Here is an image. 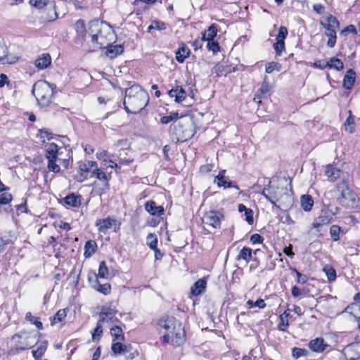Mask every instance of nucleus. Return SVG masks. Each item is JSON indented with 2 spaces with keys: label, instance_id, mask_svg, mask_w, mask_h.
I'll return each instance as SVG.
<instances>
[{
  "label": "nucleus",
  "instance_id": "f257e3e1",
  "mask_svg": "<svg viewBox=\"0 0 360 360\" xmlns=\"http://www.w3.org/2000/svg\"><path fill=\"white\" fill-rule=\"evenodd\" d=\"M149 96L140 85L134 84L125 89L123 105L127 113L137 114L148 104Z\"/></svg>",
  "mask_w": 360,
  "mask_h": 360
},
{
  "label": "nucleus",
  "instance_id": "f03ea898",
  "mask_svg": "<svg viewBox=\"0 0 360 360\" xmlns=\"http://www.w3.org/2000/svg\"><path fill=\"white\" fill-rule=\"evenodd\" d=\"M158 326L165 330L163 336L165 342H171L172 345L178 347L181 345L185 340V332L180 321L174 316H167L159 320Z\"/></svg>",
  "mask_w": 360,
  "mask_h": 360
},
{
  "label": "nucleus",
  "instance_id": "7ed1b4c3",
  "mask_svg": "<svg viewBox=\"0 0 360 360\" xmlns=\"http://www.w3.org/2000/svg\"><path fill=\"white\" fill-rule=\"evenodd\" d=\"M88 33L91 37V42L97 45V48H102L110 44L114 35L113 32L107 27V24L98 20L89 22Z\"/></svg>",
  "mask_w": 360,
  "mask_h": 360
},
{
  "label": "nucleus",
  "instance_id": "20e7f679",
  "mask_svg": "<svg viewBox=\"0 0 360 360\" xmlns=\"http://www.w3.org/2000/svg\"><path fill=\"white\" fill-rule=\"evenodd\" d=\"M56 88L55 84H51L46 81H39L34 84L32 94L41 106L46 107L51 103Z\"/></svg>",
  "mask_w": 360,
  "mask_h": 360
},
{
  "label": "nucleus",
  "instance_id": "39448f33",
  "mask_svg": "<svg viewBox=\"0 0 360 360\" xmlns=\"http://www.w3.org/2000/svg\"><path fill=\"white\" fill-rule=\"evenodd\" d=\"M336 191L339 193V203L347 208H354L358 206L359 199L356 193L352 191L347 182L342 181L336 185Z\"/></svg>",
  "mask_w": 360,
  "mask_h": 360
},
{
  "label": "nucleus",
  "instance_id": "423d86ee",
  "mask_svg": "<svg viewBox=\"0 0 360 360\" xmlns=\"http://www.w3.org/2000/svg\"><path fill=\"white\" fill-rule=\"evenodd\" d=\"M19 338L18 349L25 350L32 347L37 342V334L32 332L21 331L13 336V339Z\"/></svg>",
  "mask_w": 360,
  "mask_h": 360
},
{
  "label": "nucleus",
  "instance_id": "0eeeda50",
  "mask_svg": "<svg viewBox=\"0 0 360 360\" xmlns=\"http://www.w3.org/2000/svg\"><path fill=\"white\" fill-rule=\"evenodd\" d=\"M223 214L219 211L211 210L206 212L203 217V223L214 229H219L221 227V219Z\"/></svg>",
  "mask_w": 360,
  "mask_h": 360
},
{
  "label": "nucleus",
  "instance_id": "6e6552de",
  "mask_svg": "<svg viewBox=\"0 0 360 360\" xmlns=\"http://www.w3.org/2000/svg\"><path fill=\"white\" fill-rule=\"evenodd\" d=\"M335 213L329 209L324 207L321 210L319 216L314 219L312 226L315 229H318L322 225L330 223L333 219Z\"/></svg>",
  "mask_w": 360,
  "mask_h": 360
},
{
  "label": "nucleus",
  "instance_id": "1a4fd4ad",
  "mask_svg": "<svg viewBox=\"0 0 360 360\" xmlns=\"http://www.w3.org/2000/svg\"><path fill=\"white\" fill-rule=\"evenodd\" d=\"M345 360L360 359V342H352L347 345L342 349Z\"/></svg>",
  "mask_w": 360,
  "mask_h": 360
},
{
  "label": "nucleus",
  "instance_id": "9d476101",
  "mask_svg": "<svg viewBox=\"0 0 360 360\" xmlns=\"http://www.w3.org/2000/svg\"><path fill=\"white\" fill-rule=\"evenodd\" d=\"M116 311L110 307H103L99 314V320L104 323L105 322L111 321L112 323L120 322V320L115 317Z\"/></svg>",
  "mask_w": 360,
  "mask_h": 360
},
{
  "label": "nucleus",
  "instance_id": "9b49d317",
  "mask_svg": "<svg viewBox=\"0 0 360 360\" xmlns=\"http://www.w3.org/2000/svg\"><path fill=\"white\" fill-rule=\"evenodd\" d=\"M269 188H271V195L266 196V199L276 207V202L281 199V196L285 193L287 191L286 188L279 187H270V183L268 185Z\"/></svg>",
  "mask_w": 360,
  "mask_h": 360
},
{
  "label": "nucleus",
  "instance_id": "f8f14e48",
  "mask_svg": "<svg viewBox=\"0 0 360 360\" xmlns=\"http://www.w3.org/2000/svg\"><path fill=\"white\" fill-rule=\"evenodd\" d=\"M114 225L116 226V220L110 217L96 221L98 231L103 233H106L108 230L112 228Z\"/></svg>",
  "mask_w": 360,
  "mask_h": 360
},
{
  "label": "nucleus",
  "instance_id": "ddd939ff",
  "mask_svg": "<svg viewBox=\"0 0 360 360\" xmlns=\"http://www.w3.org/2000/svg\"><path fill=\"white\" fill-rule=\"evenodd\" d=\"M214 181V183H217L219 187L223 186L224 188L233 187L237 190H239L238 186L235 182L230 181L228 177L221 172L215 177Z\"/></svg>",
  "mask_w": 360,
  "mask_h": 360
},
{
  "label": "nucleus",
  "instance_id": "4468645a",
  "mask_svg": "<svg viewBox=\"0 0 360 360\" xmlns=\"http://www.w3.org/2000/svg\"><path fill=\"white\" fill-rule=\"evenodd\" d=\"M327 22H320L321 25L326 30V32L336 31L340 28V24L338 19L329 14L326 18Z\"/></svg>",
  "mask_w": 360,
  "mask_h": 360
},
{
  "label": "nucleus",
  "instance_id": "2eb2a0df",
  "mask_svg": "<svg viewBox=\"0 0 360 360\" xmlns=\"http://www.w3.org/2000/svg\"><path fill=\"white\" fill-rule=\"evenodd\" d=\"M356 79V73L352 69H349L344 77L342 86L345 89L350 90L352 89Z\"/></svg>",
  "mask_w": 360,
  "mask_h": 360
},
{
  "label": "nucleus",
  "instance_id": "dca6fc26",
  "mask_svg": "<svg viewBox=\"0 0 360 360\" xmlns=\"http://www.w3.org/2000/svg\"><path fill=\"white\" fill-rule=\"evenodd\" d=\"M145 209L150 214L154 216H161L164 214V208L162 206H157L156 203L150 200L145 203Z\"/></svg>",
  "mask_w": 360,
  "mask_h": 360
},
{
  "label": "nucleus",
  "instance_id": "f3484780",
  "mask_svg": "<svg viewBox=\"0 0 360 360\" xmlns=\"http://www.w3.org/2000/svg\"><path fill=\"white\" fill-rule=\"evenodd\" d=\"M191 51L187 46L181 43L177 51H175L176 60L179 63H183L186 58L190 56Z\"/></svg>",
  "mask_w": 360,
  "mask_h": 360
},
{
  "label": "nucleus",
  "instance_id": "a211bd4d",
  "mask_svg": "<svg viewBox=\"0 0 360 360\" xmlns=\"http://www.w3.org/2000/svg\"><path fill=\"white\" fill-rule=\"evenodd\" d=\"M207 281L205 278H200L194 283L191 288V294L193 296L201 295L205 290Z\"/></svg>",
  "mask_w": 360,
  "mask_h": 360
},
{
  "label": "nucleus",
  "instance_id": "6ab92c4d",
  "mask_svg": "<svg viewBox=\"0 0 360 360\" xmlns=\"http://www.w3.org/2000/svg\"><path fill=\"white\" fill-rule=\"evenodd\" d=\"M169 95L170 97H174V101L176 103H180L184 101L186 97V91L179 86H177L176 88L172 89L169 91Z\"/></svg>",
  "mask_w": 360,
  "mask_h": 360
},
{
  "label": "nucleus",
  "instance_id": "aec40b11",
  "mask_svg": "<svg viewBox=\"0 0 360 360\" xmlns=\"http://www.w3.org/2000/svg\"><path fill=\"white\" fill-rule=\"evenodd\" d=\"M51 63V58L49 53H42L36 60L35 65L39 70L48 68Z\"/></svg>",
  "mask_w": 360,
  "mask_h": 360
},
{
  "label": "nucleus",
  "instance_id": "412c9836",
  "mask_svg": "<svg viewBox=\"0 0 360 360\" xmlns=\"http://www.w3.org/2000/svg\"><path fill=\"white\" fill-rule=\"evenodd\" d=\"M278 205H276V207L287 210L289 208L293 203V199L287 191L285 192L283 195L281 196V199L278 201Z\"/></svg>",
  "mask_w": 360,
  "mask_h": 360
},
{
  "label": "nucleus",
  "instance_id": "4be33fe9",
  "mask_svg": "<svg viewBox=\"0 0 360 360\" xmlns=\"http://www.w3.org/2000/svg\"><path fill=\"white\" fill-rule=\"evenodd\" d=\"M115 274L112 272H110L108 266L105 264V262L104 261L101 262L99 264L98 268V273L96 274L94 273L93 274V276L94 277V279L96 278H108L109 276H113Z\"/></svg>",
  "mask_w": 360,
  "mask_h": 360
},
{
  "label": "nucleus",
  "instance_id": "5701e85b",
  "mask_svg": "<svg viewBox=\"0 0 360 360\" xmlns=\"http://www.w3.org/2000/svg\"><path fill=\"white\" fill-rule=\"evenodd\" d=\"M97 166V163L95 161H86L85 162H81L79 166V170L82 172L79 178L78 179L79 181H83L85 179H86L87 176L84 175L83 172H88L91 169Z\"/></svg>",
  "mask_w": 360,
  "mask_h": 360
},
{
  "label": "nucleus",
  "instance_id": "b1692460",
  "mask_svg": "<svg viewBox=\"0 0 360 360\" xmlns=\"http://www.w3.org/2000/svg\"><path fill=\"white\" fill-rule=\"evenodd\" d=\"M81 195L72 193L63 198L65 203L73 207H79L81 205Z\"/></svg>",
  "mask_w": 360,
  "mask_h": 360
},
{
  "label": "nucleus",
  "instance_id": "393cba45",
  "mask_svg": "<svg viewBox=\"0 0 360 360\" xmlns=\"http://www.w3.org/2000/svg\"><path fill=\"white\" fill-rule=\"evenodd\" d=\"M340 169L333 166L332 165H328L326 167L325 174L327 176L330 181H336L340 175Z\"/></svg>",
  "mask_w": 360,
  "mask_h": 360
},
{
  "label": "nucleus",
  "instance_id": "a878e982",
  "mask_svg": "<svg viewBox=\"0 0 360 360\" xmlns=\"http://www.w3.org/2000/svg\"><path fill=\"white\" fill-rule=\"evenodd\" d=\"M326 345L323 338H316L309 342V347L315 352H321L325 350Z\"/></svg>",
  "mask_w": 360,
  "mask_h": 360
},
{
  "label": "nucleus",
  "instance_id": "bb28decb",
  "mask_svg": "<svg viewBox=\"0 0 360 360\" xmlns=\"http://www.w3.org/2000/svg\"><path fill=\"white\" fill-rule=\"evenodd\" d=\"M270 91V86L265 80L263 82L262 86L258 89L257 94L255 96L254 100H258V103H260L262 98H266Z\"/></svg>",
  "mask_w": 360,
  "mask_h": 360
},
{
  "label": "nucleus",
  "instance_id": "cd10ccee",
  "mask_svg": "<svg viewBox=\"0 0 360 360\" xmlns=\"http://www.w3.org/2000/svg\"><path fill=\"white\" fill-rule=\"evenodd\" d=\"M217 34V26L215 24L211 25L207 30L202 33V39L204 41L214 39Z\"/></svg>",
  "mask_w": 360,
  "mask_h": 360
},
{
  "label": "nucleus",
  "instance_id": "c85d7f7f",
  "mask_svg": "<svg viewBox=\"0 0 360 360\" xmlns=\"http://www.w3.org/2000/svg\"><path fill=\"white\" fill-rule=\"evenodd\" d=\"M58 146L54 143L49 144L48 148L46 149L45 157L48 160H57L58 158Z\"/></svg>",
  "mask_w": 360,
  "mask_h": 360
},
{
  "label": "nucleus",
  "instance_id": "c756f323",
  "mask_svg": "<svg viewBox=\"0 0 360 360\" xmlns=\"http://www.w3.org/2000/svg\"><path fill=\"white\" fill-rule=\"evenodd\" d=\"M74 28L77 34L78 37L84 39L86 34L84 21L82 19L77 20L74 25Z\"/></svg>",
  "mask_w": 360,
  "mask_h": 360
},
{
  "label": "nucleus",
  "instance_id": "7c9ffc66",
  "mask_svg": "<svg viewBox=\"0 0 360 360\" xmlns=\"http://www.w3.org/2000/svg\"><path fill=\"white\" fill-rule=\"evenodd\" d=\"M245 260V263L248 264L251 259H252V249L248 247H243L240 251L237 260Z\"/></svg>",
  "mask_w": 360,
  "mask_h": 360
},
{
  "label": "nucleus",
  "instance_id": "2f4dec72",
  "mask_svg": "<svg viewBox=\"0 0 360 360\" xmlns=\"http://www.w3.org/2000/svg\"><path fill=\"white\" fill-rule=\"evenodd\" d=\"M92 286L95 290L105 295L110 294L111 291V286L109 283L101 284L97 278L94 279Z\"/></svg>",
  "mask_w": 360,
  "mask_h": 360
},
{
  "label": "nucleus",
  "instance_id": "473e14b6",
  "mask_svg": "<svg viewBox=\"0 0 360 360\" xmlns=\"http://www.w3.org/2000/svg\"><path fill=\"white\" fill-rule=\"evenodd\" d=\"M97 244L94 240H89L84 245V256L86 258L90 257L96 252Z\"/></svg>",
  "mask_w": 360,
  "mask_h": 360
},
{
  "label": "nucleus",
  "instance_id": "72a5a7b5",
  "mask_svg": "<svg viewBox=\"0 0 360 360\" xmlns=\"http://www.w3.org/2000/svg\"><path fill=\"white\" fill-rule=\"evenodd\" d=\"M110 334L114 338L113 342L115 340L124 341L125 340L124 333L121 327L115 326L110 328Z\"/></svg>",
  "mask_w": 360,
  "mask_h": 360
},
{
  "label": "nucleus",
  "instance_id": "f704fd0d",
  "mask_svg": "<svg viewBox=\"0 0 360 360\" xmlns=\"http://www.w3.org/2000/svg\"><path fill=\"white\" fill-rule=\"evenodd\" d=\"M313 205L314 201L312 200V198L309 195H303L301 197V206L304 211H310L312 208Z\"/></svg>",
  "mask_w": 360,
  "mask_h": 360
},
{
  "label": "nucleus",
  "instance_id": "c9c22d12",
  "mask_svg": "<svg viewBox=\"0 0 360 360\" xmlns=\"http://www.w3.org/2000/svg\"><path fill=\"white\" fill-rule=\"evenodd\" d=\"M107 46V56L110 58L116 57L117 55L121 54L124 51V48L122 45L112 46L109 44Z\"/></svg>",
  "mask_w": 360,
  "mask_h": 360
},
{
  "label": "nucleus",
  "instance_id": "e433bc0d",
  "mask_svg": "<svg viewBox=\"0 0 360 360\" xmlns=\"http://www.w3.org/2000/svg\"><path fill=\"white\" fill-rule=\"evenodd\" d=\"M112 352L115 355H120L127 353V346L122 344L120 342H113L111 346Z\"/></svg>",
  "mask_w": 360,
  "mask_h": 360
},
{
  "label": "nucleus",
  "instance_id": "4c0bfd02",
  "mask_svg": "<svg viewBox=\"0 0 360 360\" xmlns=\"http://www.w3.org/2000/svg\"><path fill=\"white\" fill-rule=\"evenodd\" d=\"M290 313L288 311H285L282 314L280 315L281 323L278 325V329L281 331H286L289 323L288 321V317Z\"/></svg>",
  "mask_w": 360,
  "mask_h": 360
},
{
  "label": "nucleus",
  "instance_id": "58836bf2",
  "mask_svg": "<svg viewBox=\"0 0 360 360\" xmlns=\"http://www.w3.org/2000/svg\"><path fill=\"white\" fill-rule=\"evenodd\" d=\"M329 65H328V68H333L337 70H341L344 68V64L340 59L333 57L330 59L329 61H327Z\"/></svg>",
  "mask_w": 360,
  "mask_h": 360
},
{
  "label": "nucleus",
  "instance_id": "ea45409f",
  "mask_svg": "<svg viewBox=\"0 0 360 360\" xmlns=\"http://www.w3.org/2000/svg\"><path fill=\"white\" fill-rule=\"evenodd\" d=\"M323 270L326 273L329 282H333L336 279V271L331 266L326 265Z\"/></svg>",
  "mask_w": 360,
  "mask_h": 360
},
{
  "label": "nucleus",
  "instance_id": "a19ab883",
  "mask_svg": "<svg viewBox=\"0 0 360 360\" xmlns=\"http://www.w3.org/2000/svg\"><path fill=\"white\" fill-rule=\"evenodd\" d=\"M308 351L304 348L293 347L292 349V356L295 359H298L301 356H307Z\"/></svg>",
  "mask_w": 360,
  "mask_h": 360
},
{
  "label": "nucleus",
  "instance_id": "79ce46f5",
  "mask_svg": "<svg viewBox=\"0 0 360 360\" xmlns=\"http://www.w3.org/2000/svg\"><path fill=\"white\" fill-rule=\"evenodd\" d=\"M147 245L151 250H155L158 245V238L155 234L149 233L147 236Z\"/></svg>",
  "mask_w": 360,
  "mask_h": 360
},
{
  "label": "nucleus",
  "instance_id": "37998d69",
  "mask_svg": "<svg viewBox=\"0 0 360 360\" xmlns=\"http://www.w3.org/2000/svg\"><path fill=\"white\" fill-rule=\"evenodd\" d=\"M178 118L179 113L177 112H171L169 115L162 117L160 119V122L162 124H167L175 120H177Z\"/></svg>",
  "mask_w": 360,
  "mask_h": 360
},
{
  "label": "nucleus",
  "instance_id": "c03bdc74",
  "mask_svg": "<svg viewBox=\"0 0 360 360\" xmlns=\"http://www.w3.org/2000/svg\"><path fill=\"white\" fill-rule=\"evenodd\" d=\"M66 309H60L51 319V324L62 321L66 316Z\"/></svg>",
  "mask_w": 360,
  "mask_h": 360
},
{
  "label": "nucleus",
  "instance_id": "a18cd8bd",
  "mask_svg": "<svg viewBox=\"0 0 360 360\" xmlns=\"http://www.w3.org/2000/svg\"><path fill=\"white\" fill-rule=\"evenodd\" d=\"M103 323L100 321H98L97 325L94 328V332L92 333V339L94 340L96 339H100V338L101 337L103 333Z\"/></svg>",
  "mask_w": 360,
  "mask_h": 360
},
{
  "label": "nucleus",
  "instance_id": "49530a36",
  "mask_svg": "<svg viewBox=\"0 0 360 360\" xmlns=\"http://www.w3.org/2000/svg\"><path fill=\"white\" fill-rule=\"evenodd\" d=\"M340 227L338 225H333L330 229V234L334 241L340 239Z\"/></svg>",
  "mask_w": 360,
  "mask_h": 360
},
{
  "label": "nucleus",
  "instance_id": "de8ad7c7",
  "mask_svg": "<svg viewBox=\"0 0 360 360\" xmlns=\"http://www.w3.org/2000/svg\"><path fill=\"white\" fill-rule=\"evenodd\" d=\"M46 350V342H44L36 350L32 351L33 356L38 359H39Z\"/></svg>",
  "mask_w": 360,
  "mask_h": 360
},
{
  "label": "nucleus",
  "instance_id": "09e8293b",
  "mask_svg": "<svg viewBox=\"0 0 360 360\" xmlns=\"http://www.w3.org/2000/svg\"><path fill=\"white\" fill-rule=\"evenodd\" d=\"M93 174L96 176L97 179H98L101 181H103L106 183V186H108V177L106 175L105 172H103L102 170L95 168L93 170Z\"/></svg>",
  "mask_w": 360,
  "mask_h": 360
},
{
  "label": "nucleus",
  "instance_id": "8fccbe9b",
  "mask_svg": "<svg viewBox=\"0 0 360 360\" xmlns=\"http://www.w3.org/2000/svg\"><path fill=\"white\" fill-rule=\"evenodd\" d=\"M326 34L327 37H329L327 45L330 48H333L335 46L336 43V31H332V32H326Z\"/></svg>",
  "mask_w": 360,
  "mask_h": 360
},
{
  "label": "nucleus",
  "instance_id": "3c124183",
  "mask_svg": "<svg viewBox=\"0 0 360 360\" xmlns=\"http://www.w3.org/2000/svg\"><path fill=\"white\" fill-rule=\"evenodd\" d=\"M37 136L40 138L42 142H45V138H46L47 140H51L53 138V134L46 129H39Z\"/></svg>",
  "mask_w": 360,
  "mask_h": 360
},
{
  "label": "nucleus",
  "instance_id": "603ef678",
  "mask_svg": "<svg viewBox=\"0 0 360 360\" xmlns=\"http://www.w3.org/2000/svg\"><path fill=\"white\" fill-rule=\"evenodd\" d=\"M309 290L306 288H303L300 289L296 285H294L292 288V295L295 297H297L302 295H307L309 293Z\"/></svg>",
  "mask_w": 360,
  "mask_h": 360
},
{
  "label": "nucleus",
  "instance_id": "864d4df0",
  "mask_svg": "<svg viewBox=\"0 0 360 360\" xmlns=\"http://www.w3.org/2000/svg\"><path fill=\"white\" fill-rule=\"evenodd\" d=\"M207 49L209 51H212L214 53L219 51L220 46L219 43L217 41H214V39L207 41Z\"/></svg>",
  "mask_w": 360,
  "mask_h": 360
},
{
  "label": "nucleus",
  "instance_id": "5fc2aeb1",
  "mask_svg": "<svg viewBox=\"0 0 360 360\" xmlns=\"http://www.w3.org/2000/svg\"><path fill=\"white\" fill-rule=\"evenodd\" d=\"M281 65L278 63L271 62L269 63L266 65V72L268 74L271 73L274 70L279 71L281 70Z\"/></svg>",
  "mask_w": 360,
  "mask_h": 360
},
{
  "label": "nucleus",
  "instance_id": "6e6d98bb",
  "mask_svg": "<svg viewBox=\"0 0 360 360\" xmlns=\"http://www.w3.org/2000/svg\"><path fill=\"white\" fill-rule=\"evenodd\" d=\"M291 270L296 274L297 277V282L298 283L304 284L307 282L308 277L307 275L300 273L295 268H291Z\"/></svg>",
  "mask_w": 360,
  "mask_h": 360
},
{
  "label": "nucleus",
  "instance_id": "4d7b16f0",
  "mask_svg": "<svg viewBox=\"0 0 360 360\" xmlns=\"http://www.w3.org/2000/svg\"><path fill=\"white\" fill-rule=\"evenodd\" d=\"M49 0H30V4L36 8L41 9L46 6Z\"/></svg>",
  "mask_w": 360,
  "mask_h": 360
},
{
  "label": "nucleus",
  "instance_id": "13d9d810",
  "mask_svg": "<svg viewBox=\"0 0 360 360\" xmlns=\"http://www.w3.org/2000/svg\"><path fill=\"white\" fill-rule=\"evenodd\" d=\"M288 30L284 26H281L278 30V33L276 35V41H283L288 35Z\"/></svg>",
  "mask_w": 360,
  "mask_h": 360
},
{
  "label": "nucleus",
  "instance_id": "bf43d9fd",
  "mask_svg": "<svg viewBox=\"0 0 360 360\" xmlns=\"http://www.w3.org/2000/svg\"><path fill=\"white\" fill-rule=\"evenodd\" d=\"M274 49L276 55L281 56L283 51L285 50V41H276V42L274 44Z\"/></svg>",
  "mask_w": 360,
  "mask_h": 360
},
{
  "label": "nucleus",
  "instance_id": "052dcab7",
  "mask_svg": "<svg viewBox=\"0 0 360 360\" xmlns=\"http://www.w3.org/2000/svg\"><path fill=\"white\" fill-rule=\"evenodd\" d=\"M48 168L50 171L54 172V173H58L60 172V167L58 165L56 164V160H48Z\"/></svg>",
  "mask_w": 360,
  "mask_h": 360
},
{
  "label": "nucleus",
  "instance_id": "680f3d73",
  "mask_svg": "<svg viewBox=\"0 0 360 360\" xmlns=\"http://www.w3.org/2000/svg\"><path fill=\"white\" fill-rule=\"evenodd\" d=\"M247 304L252 307H257L260 309H263L266 307V303L264 300L262 299H258L255 302H253L252 300H248L247 302Z\"/></svg>",
  "mask_w": 360,
  "mask_h": 360
},
{
  "label": "nucleus",
  "instance_id": "e2e57ef3",
  "mask_svg": "<svg viewBox=\"0 0 360 360\" xmlns=\"http://www.w3.org/2000/svg\"><path fill=\"white\" fill-rule=\"evenodd\" d=\"M12 200V195L8 193L0 194V205H6Z\"/></svg>",
  "mask_w": 360,
  "mask_h": 360
},
{
  "label": "nucleus",
  "instance_id": "0e129e2a",
  "mask_svg": "<svg viewBox=\"0 0 360 360\" xmlns=\"http://www.w3.org/2000/svg\"><path fill=\"white\" fill-rule=\"evenodd\" d=\"M10 243H11V240L8 237H0V253L5 250L7 245H8Z\"/></svg>",
  "mask_w": 360,
  "mask_h": 360
},
{
  "label": "nucleus",
  "instance_id": "69168bd1",
  "mask_svg": "<svg viewBox=\"0 0 360 360\" xmlns=\"http://www.w3.org/2000/svg\"><path fill=\"white\" fill-rule=\"evenodd\" d=\"M264 240V238L262 236L258 233L252 234L250 236V242L253 244L256 243H262Z\"/></svg>",
  "mask_w": 360,
  "mask_h": 360
},
{
  "label": "nucleus",
  "instance_id": "338daca9",
  "mask_svg": "<svg viewBox=\"0 0 360 360\" xmlns=\"http://www.w3.org/2000/svg\"><path fill=\"white\" fill-rule=\"evenodd\" d=\"M347 32H351L353 34H356V29L354 25H349L347 26L344 30H342L340 32L341 35H345Z\"/></svg>",
  "mask_w": 360,
  "mask_h": 360
},
{
  "label": "nucleus",
  "instance_id": "774afa93",
  "mask_svg": "<svg viewBox=\"0 0 360 360\" xmlns=\"http://www.w3.org/2000/svg\"><path fill=\"white\" fill-rule=\"evenodd\" d=\"M245 219L250 225H252L254 222L253 211L251 209H248L247 212H245Z\"/></svg>",
  "mask_w": 360,
  "mask_h": 360
}]
</instances>
